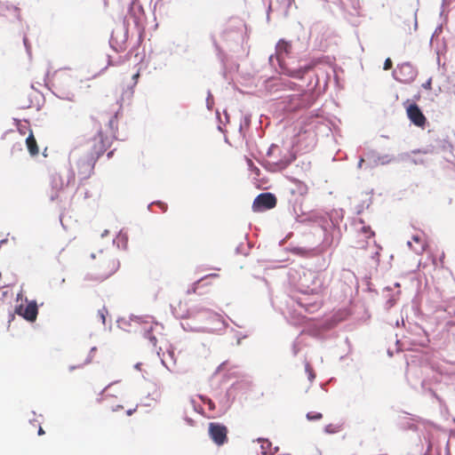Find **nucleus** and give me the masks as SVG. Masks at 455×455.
<instances>
[{
  "label": "nucleus",
  "instance_id": "1",
  "mask_svg": "<svg viewBox=\"0 0 455 455\" xmlns=\"http://www.w3.org/2000/svg\"><path fill=\"white\" fill-rule=\"evenodd\" d=\"M301 281L302 285L306 288V291H309L312 294L316 295L317 298L313 302H307V298H300L299 304L305 307L307 311L314 312L320 308L322 305L319 295L328 286L326 275L323 272L308 270L304 273Z\"/></svg>",
  "mask_w": 455,
  "mask_h": 455
},
{
  "label": "nucleus",
  "instance_id": "2",
  "mask_svg": "<svg viewBox=\"0 0 455 455\" xmlns=\"http://www.w3.org/2000/svg\"><path fill=\"white\" fill-rule=\"evenodd\" d=\"M119 263L116 259L109 256H102L92 267L94 278L103 281L116 272Z\"/></svg>",
  "mask_w": 455,
  "mask_h": 455
},
{
  "label": "nucleus",
  "instance_id": "3",
  "mask_svg": "<svg viewBox=\"0 0 455 455\" xmlns=\"http://www.w3.org/2000/svg\"><path fill=\"white\" fill-rule=\"evenodd\" d=\"M355 242L354 247L360 250H366L371 243L374 242L375 233L370 226L365 225L363 220L355 223Z\"/></svg>",
  "mask_w": 455,
  "mask_h": 455
},
{
  "label": "nucleus",
  "instance_id": "4",
  "mask_svg": "<svg viewBox=\"0 0 455 455\" xmlns=\"http://www.w3.org/2000/svg\"><path fill=\"white\" fill-rule=\"evenodd\" d=\"M110 137L104 134V132L100 130L90 141L92 159L94 161L97 160L107 151V149L110 147Z\"/></svg>",
  "mask_w": 455,
  "mask_h": 455
},
{
  "label": "nucleus",
  "instance_id": "5",
  "mask_svg": "<svg viewBox=\"0 0 455 455\" xmlns=\"http://www.w3.org/2000/svg\"><path fill=\"white\" fill-rule=\"evenodd\" d=\"M208 433L212 442L220 446L228 442V428L219 422L209 423Z\"/></svg>",
  "mask_w": 455,
  "mask_h": 455
},
{
  "label": "nucleus",
  "instance_id": "6",
  "mask_svg": "<svg viewBox=\"0 0 455 455\" xmlns=\"http://www.w3.org/2000/svg\"><path fill=\"white\" fill-rule=\"evenodd\" d=\"M276 203V197L273 194L262 193L254 199L252 204V209L254 212L270 210L275 207Z\"/></svg>",
  "mask_w": 455,
  "mask_h": 455
},
{
  "label": "nucleus",
  "instance_id": "7",
  "mask_svg": "<svg viewBox=\"0 0 455 455\" xmlns=\"http://www.w3.org/2000/svg\"><path fill=\"white\" fill-rule=\"evenodd\" d=\"M406 113L411 122L419 127H424L427 118L416 103L409 104L406 108Z\"/></svg>",
  "mask_w": 455,
  "mask_h": 455
},
{
  "label": "nucleus",
  "instance_id": "8",
  "mask_svg": "<svg viewBox=\"0 0 455 455\" xmlns=\"http://www.w3.org/2000/svg\"><path fill=\"white\" fill-rule=\"evenodd\" d=\"M15 312L29 322L36 321L38 315L37 304L35 300L29 301L26 306L20 305Z\"/></svg>",
  "mask_w": 455,
  "mask_h": 455
},
{
  "label": "nucleus",
  "instance_id": "9",
  "mask_svg": "<svg viewBox=\"0 0 455 455\" xmlns=\"http://www.w3.org/2000/svg\"><path fill=\"white\" fill-rule=\"evenodd\" d=\"M411 239L415 243V245H413L411 242H408L409 247H411V249L417 254H422L427 247V243L425 237L420 235H415Z\"/></svg>",
  "mask_w": 455,
  "mask_h": 455
},
{
  "label": "nucleus",
  "instance_id": "10",
  "mask_svg": "<svg viewBox=\"0 0 455 455\" xmlns=\"http://www.w3.org/2000/svg\"><path fill=\"white\" fill-rule=\"evenodd\" d=\"M291 44L283 39L279 40L276 44V56L279 62L282 61L283 54L288 55L291 53Z\"/></svg>",
  "mask_w": 455,
  "mask_h": 455
},
{
  "label": "nucleus",
  "instance_id": "11",
  "mask_svg": "<svg viewBox=\"0 0 455 455\" xmlns=\"http://www.w3.org/2000/svg\"><path fill=\"white\" fill-rule=\"evenodd\" d=\"M121 394H122V387L120 386V381L112 382L102 390V395L104 397H109V396L117 397Z\"/></svg>",
  "mask_w": 455,
  "mask_h": 455
},
{
  "label": "nucleus",
  "instance_id": "12",
  "mask_svg": "<svg viewBox=\"0 0 455 455\" xmlns=\"http://www.w3.org/2000/svg\"><path fill=\"white\" fill-rule=\"evenodd\" d=\"M259 450L258 455H273L276 451L275 447H273L271 442L267 439H259Z\"/></svg>",
  "mask_w": 455,
  "mask_h": 455
},
{
  "label": "nucleus",
  "instance_id": "13",
  "mask_svg": "<svg viewBox=\"0 0 455 455\" xmlns=\"http://www.w3.org/2000/svg\"><path fill=\"white\" fill-rule=\"evenodd\" d=\"M26 145H27L29 154L32 156H36L38 155L39 148H38L37 142L36 140V138H35L32 131H30L29 135L26 139Z\"/></svg>",
  "mask_w": 455,
  "mask_h": 455
},
{
  "label": "nucleus",
  "instance_id": "14",
  "mask_svg": "<svg viewBox=\"0 0 455 455\" xmlns=\"http://www.w3.org/2000/svg\"><path fill=\"white\" fill-rule=\"evenodd\" d=\"M295 188L291 189L292 194H299V196H304L307 193V186L299 180L293 181Z\"/></svg>",
  "mask_w": 455,
  "mask_h": 455
},
{
  "label": "nucleus",
  "instance_id": "15",
  "mask_svg": "<svg viewBox=\"0 0 455 455\" xmlns=\"http://www.w3.org/2000/svg\"><path fill=\"white\" fill-rule=\"evenodd\" d=\"M311 67L299 68L298 69H286V74L296 78H302Z\"/></svg>",
  "mask_w": 455,
  "mask_h": 455
},
{
  "label": "nucleus",
  "instance_id": "16",
  "mask_svg": "<svg viewBox=\"0 0 455 455\" xmlns=\"http://www.w3.org/2000/svg\"><path fill=\"white\" fill-rule=\"evenodd\" d=\"M343 424L341 423H331L325 426L324 431L327 434H336L342 430Z\"/></svg>",
  "mask_w": 455,
  "mask_h": 455
},
{
  "label": "nucleus",
  "instance_id": "17",
  "mask_svg": "<svg viewBox=\"0 0 455 455\" xmlns=\"http://www.w3.org/2000/svg\"><path fill=\"white\" fill-rule=\"evenodd\" d=\"M218 274H211L209 275H206L203 278H201L200 280H198L197 282H196L195 283H193L192 285V289H193V292L196 293V290L198 288V285L203 283V282H205L207 279L209 278H214V277H218Z\"/></svg>",
  "mask_w": 455,
  "mask_h": 455
},
{
  "label": "nucleus",
  "instance_id": "18",
  "mask_svg": "<svg viewBox=\"0 0 455 455\" xmlns=\"http://www.w3.org/2000/svg\"><path fill=\"white\" fill-rule=\"evenodd\" d=\"M323 418V414L316 411H310L307 414V419L308 420H319Z\"/></svg>",
  "mask_w": 455,
  "mask_h": 455
},
{
  "label": "nucleus",
  "instance_id": "19",
  "mask_svg": "<svg viewBox=\"0 0 455 455\" xmlns=\"http://www.w3.org/2000/svg\"><path fill=\"white\" fill-rule=\"evenodd\" d=\"M116 124H117V120H116V116H115L108 122L111 135L115 134V129L116 128Z\"/></svg>",
  "mask_w": 455,
  "mask_h": 455
},
{
  "label": "nucleus",
  "instance_id": "20",
  "mask_svg": "<svg viewBox=\"0 0 455 455\" xmlns=\"http://www.w3.org/2000/svg\"><path fill=\"white\" fill-rule=\"evenodd\" d=\"M247 164H248V166L250 167V169L251 170V172H253V173L257 176L259 175V169L254 165L253 162L251 160V159H247Z\"/></svg>",
  "mask_w": 455,
  "mask_h": 455
},
{
  "label": "nucleus",
  "instance_id": "21",
  "mask_svg": "<svg viewBox=\"0 0 455 455\" xmlns=\"http://www.w3.org/2000/svg\"><path fill=\"white\" fill-rule=\"evenodd\" d=\"M305 368H306V371L308 373L309 379H313L315 375L314 373V370L312 369L310 363H307L305 365Z\"/></svg>",
  "mask_w": 455,
  "mask_h": 455
},
{
  "label": "nucleus",
  "instance_id": "22",
  "mask_svg": "<svg viewBox=\"0 0 455 455\" xmlns=\"http://www.w3.org/2000/svg\"><path fill=\"white\" fill-rule=\"evenodd\" d=\"M202 401L208 405L209 410L213 411L215 409V403L211 399L202 398Z\"/></svg>",
  "mask_w": 455,
  "mask_h": 455
},
{
  "label": "nucleus",
  "instance_id": "23",
  "mask_svg": "<svg viewBox=\"0 0 455 455\" xmlns=\"http://www.w3.org/2000/svg\"><path fill=\"white\" fill-rule=\"evenodd\" d=\"M392 67H393V63H392L391 59L390 58L386 59V60L384 62L383 69L389 70L392 68Z\"/></svg>",
  "mask_w": 455,
  "mask_h": 455
},
{
  "label": "nucleus",
  "instance_id": "24",
  "mask_svg": "<svg viewBox=\"0 0 455 455\" xmlns=\"http://www.w3.org/2000/svg\"><path fill=\"white\" fill-rule=\"evenodd\" d=\"M107 312L106 308L103 307L102 309H100L98 311V315L100 317L101 321H102V323H105V313Z\"/></svg>",
  "mask_w": 455,
  "mask_h": 455
},
{
  "label": "nucleus",
  "instance_id": "25",
  "mask_svg": "<svg viewBox=\"0 0 455 455\" xmlns=\"http://www.w3.org/2000/svg\"><path fill=\"white\" fill-rule=\"evenodd\" d=\"M422 86L426 90H431L432 89V79L429 78L425 84H423Z\"/></svg>",
  "mask_w": 455,
  "mask_h": 455
},
{
  "label": "nucleus",
  "instance_id": "26",
  "mask_svg": "<svg viewBox=\"0 0 455 455\" xmlns=\"http://www.w3.org/2000/svg\"><path fill=\"white\" fill-rule=\"evenodd\" d=\"M140 76V69L137 70V72L135 74H133L132 76V79L134 80V84H137V80Z\"/></svg>",
  "mask_w": 455,
  "mask_h": 455
},
{
  "label": "nucleus",
  "instance_id": "27",
  "mask_svg": "<svg viewBox=\"0 0 455 455\" xmlns=\"http://www.w3.org/2000/svg\"><path fill=\"white\" fill-rule=\"evenodd\" d=\"M149 340H150V342L152 343V345H153L154 347H155V346H156L157 339H156V337H154V336H149Z\"/></svg>",
  "mask_w": 455,
  "mask_h": 455
},
{
  "label": "nucleus",
  "instance_id": "28",
  "mask_svg": "<svg viewBox=\"0 0 455 455\" xmlns=\"http://www.w3.org/2000/svg\"><path fill=\"white\" fill-rule=\"evenodd\" d=\"M135 411H136V408H134V409H130V410H128V411H126V414H127L128 416H131V415H132Z\"/></svg>",
  "mask_w": 455,
  "mask_h": 455
},
{
  "label": "nucleus",
  "instance_id": "29",
  "mask_svg": "<svg viewBox=\"0 0 455 455\" xmlns=\"http://www.w3.org/2000/svg\"><path fill=\"white\" fill-rule=\"evenodd\" d=\"M44 430L43 429V427H39V429H38V435H44Z\"/></svg>",
  "mask_w": 455,
  "mask_h": 455
},
{
  "label": "nucleus",
  "instance_id": "30",
  "mask_svg": "<svg viewBox=\"0 0 455 455\" xmlns=\"http://www.w3.org/2000/svg\"><path fill=\"white\" fill-rule=\"evenodd\" d=\"M363 162H364L363 158H361V159L359 160V163H358V167H359V168H361V167H362V164H363Z\"/></svg>",
  "mask_w": 455,
  "mask_h": 455
}]
</instances>
